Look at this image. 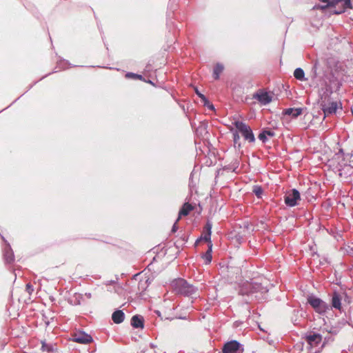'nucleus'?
Instances as JSON below:
<instances>
[{
  "label": "nucleus",
  "instance_id": "1",
  "mask_svg": "<svg viewBox=\"0 0 353 353\" xmlns=\"http://www.w3.org/2000/svg\"><path fill=\"white\" fill-rule=\"evenodd\" d=\"M314 78H319L318 84L319 103L324 113V117L334 114L337 109L341 108V103L337 101H332L331 95L334 92L339 91L342 85L341 81L332 72H325L321 76L320 64L318 60L314 61L312 67Z\"/></svg>",
  "mask_w": 353,
  "mask_h": 353
},
{
  "label": "nucleus",
  "instance_id": "2",
  "mask_svg": "<svg viewBox=\"0 0 353 353\" xmlns=\"http://www.w3.org/2000/svg\"><path fill=\"white\" fill-rule=\"evenodd\" d=\"M268 289L259 283L245 282L240 285L239 294L246 296L245 303L254 300L263 301L268 297Z\"/></svg>",
  "mask_w": 353,
  "mask_h": 353
},
{
  "label": "nucleus",
  "instance_id": "3",
  "mask_svg": "<svg viewBox=\"0 0 353 353\" xmlns=\"http://www.w3.org/2000/svg\"><path fill=\"white\" fill-rule=\"evenodd\" d=\"M172 287L177 294L185 296H193L196 295L198 288L189 283L183 279H177L173 281Z\"/></svg>",
  "mask_w": 353,
  "mask_h": 353
},
{
  "label": "nucleus",
  "instance_id": "4",
  "mask_svg": "<svg viewBox=\"0 0 353 353\" xmlns=\"http://www.w3.org/2000/svg\"><path fill=\"white\" fill-rule=\"evenodd\" d=\"M327 8H334L332 11L334 14H340L345 12L347 9H352L351 0H331L325 6L316 5L314 9L325 10Z\"/></svg>",
  "mask_w": 353,
  "mask_h": 353
},
{
  "label": "nucleus",
  "instance_id": "5",
  "mask_svg": "<svg viewBox=\"0 0 353 353\" xmlns=\"http://www.w3.org/2000/svg\"><path fill=\"white\" fill-rule=\"evenodd\" d=\"M307 301L317 313L321 314H325L330 309L329 304L313 294L307 296Z\"/></svg>",
  "mask_w": 353,
  "mask_h": 353
},
{
  "label": "nucleus",
  "instance_id": "6",
  "mask_svg": "<svg viewBox=\"0 0 353 353\" xmlns=\"http://www.w3.org/2000/svg\"><path fill=\"white\" fill-rule=\"evenodd\" d=\"M236 129L239 132L241 133L245 141L250 143H254L255 141V137L251 128L245 123L240 121H235L233 123Z\"/></svg>",
  "mask_w": 353,
  "mask_h": 353
},
{
  "label": "nucleus",
  "instance_id": "7",
  "mask_svg": "<svg viewBox=\"0 0 353 353\" xmlns=\"http://www.w3.org/2000/svg\"><path fill=\"white\" fill-rule=\"evenodd\" d=\"M301 200L299 192L296 189L288 191L284 196L285 203L289 207H294L299 204Z\"/></svg>",
  "mask_w": 353,
  "mask_h": 353
},
{
  "label": "nucleus",
  "instance_id": "8",
  "mask_svg": "<svg viewBox=\"0 0 353 353\" xmlns=\"http://www.w3.org/2000/svg\"><path fill=\"white\" fill-rule=\"evenodd\" d=\"M243 346L239 342L232 340L225 343L223 347V353H243Z\"/></svg>",
  "mask_w": 353,
  "mask_h": 353
},
{
  "label": "nucleus",
  "instance_id": "9",
  "mask_svg": "<svg viewBox=\"0 0 353 353\" xmlns=\"http://www.w3.org/2000/svg\"><path fill=\"white\" fill-rule=\"evenodd\" d=\"M253 99H256L262 105H267L272 101V97L269 93L262 90L254 94Z\"/></svg>",
  "mask_w": 353,
  "mask_h": 353
},
{
  "label": "nucleus",
  "instance_id": "10",
  "mask_svg": "<svg viewBox=\"0 0 353 353\" xmlns=\"http://www.w3.org/2000/svg\"><path fill=\"white\" fill-rule=\"evenodd\" d=\"M73 341L81 344H88L92 342V338L84 332H77L73 335Z\"/></svg>",
  "mask_w": 353,
  "mask_h": 353
},
{
  "label": "nucleus",
  "instance_id": "11",
  "mask_svg": "<svg viewBox=\"0 0 353 353\" xmlns=\"http://www.w3.org/2000/svg\"><path fill=\"white\" fill-rule=\"evenodd\" d=\"M3 240L6 243V247L3 250V257L6 263H11L14 260V256L13 251L10 247V245L7 242V241L4 239L3 236H1Z\"/></svg>",
  "mask_w": 353,
  "mask_h": 353
},
{
  "label": "nucleus",
  "instance_id": "12",
  "mask_svg": "<svg viewBox=\"0 0 353 353\" xmlns=\"http://www.w3.org/2000/svg\"><path fill=\"white\" fill-rule=\"evenodd\" d=\"M323 340V335L319 333H312L306 336V341L310 346H318Z\"/></svg>",
  "mask_w": 353,
  "mask_h": 353
},
{
  "label": "nucleus",
  "instance_id": "13",
  "mask_svg": "<svg viewBox=\"0 0 353 353\" xmlns=\"http://www.w3.org/2000/svg\"><path fill=\"white\" fill-rule=\"evenodd\" d=\"M332 305L330 308H334L339 310H341V297L337 292H334L332 296Z\"/></svg>",
  "mask_w": 353,
  "mask_h": 353
},
{
  "label": "nucleus",
  "instance_id": "14",
  "mask_svg": "<svg viewBox=\"0 0 353 353\" xmlns=\"http://www.w3.org/2000/svg\"><path fill=\"white\" fill-rule=\"evenodd\" d=\"M303 108H287L283 110V114L284 115H288L291 116L292 118H296L299 115H301L303 112Z\"/></svg>",
  "mask_w": 353,
  "mask_h": 353
},
{
  "label": "nucleus",
  "instance_id": "15",
  "mask_svg": "<svg viewBox=\"0 0 353 353\" xmlns=\"http://www.w3.org/2000/svg\"><path fill=\"white\" fill-rule=\"evenodd\" d=\"M131 325L134 328H143V318L139 315L133 316L131 319Z\"/></svg>",
  "mask_w": 353,
  "mask_h": 353
},
{
  "label": "nucleus",
  "instance_id": "16",
  "mask_svg": "<svg viewBox=\"0 0 353 353\" xmlns=\"http://www.w3.org/2000/svg\"><path fill=\"white\" fill-rule=\"evenodd\" d=\"M125 314L121 310H116L112 315V319L114 323L119 324L124 321Z\"/></svg>",
  "mask_w": 353,
  "mask_h": 353
},
{
  "label": "nucleus",
  "instance_id": "17",
  "mask_svg": "<svg viewBox=\"0 0 353 353\" xmlns=\"http://www.w3.org/2000/svg\"><path fill=\"white\" fill-rule=\"evenodd\" d=\"M192 209L193 208L190 204L185 203L179 212V216L176 221H179L182 216H187Z\"/></svg>",
  "mask_w": 353,
  "mask_h": 353
},
{
  "label": "nucleus",
  "instance_id": "18",
  "mask_svg": "<svg viewBox=\"0 0 353 353\" xmlns=\"http://www.w3.org/2000/svg\"><path fill=\"white\" fill-rule=\"evenodd\" d=\"M230 132L232 133L234 148L240 149L241 148V144L240 142V136L239 134V131L237 130H234V128H231Z\"/></svg>",
  "mask_w": 353,
  "mask_h": 353
},
{
  "label": "nucleus",
  "instance_id": "19",
  "mask_svg": "<svg viewBox=\"0 0 353 353\" xmlns=\"http://www.w3.org/2000/svg\"><path fill=\"white\" fill-rule=\"evenodd\" d=\"M212 244L211 242H210V244L208 245V250L205 252V253H204L203 254V256H202L205 261V264H209L211 263L212 259Z\"/></svg>",
  "mask_w": 353,
  "mask_h": 353
},
{
  "label": "nucleus",
  "instance_id": "20",
  "mask_svg": "<svg viewBox=\"0 0 353 353\" xmlns=\"http://www.w3.org/2000/svg\"><path fill=\"white\" fill-rule=\"evenodd\" d=\"M321 334L323 335V343L321 346V348L322 349L326 345L332 343L334 341V336L327 333L325 334H323L322 333Z\"/></svg>",
  "mask_w": 353,
  "mask_h": 353
},
{
  "label": "nucleus",
  "instance_id": "21",
  "mask_svg": "<svg viewBox=\"0 0 353 353\" xmlns=\"http://www.w3.org/2000/svg\"><path fill=\"white\" fill-rule=\"evenodd\" d=\"M223 65H221L220 63H217L214 66V70H213V77H214V78L215 79H219L220 74L223 72Z\"/></svg>",
  "mask_w": 353,
  "mask_h": 353
},
{
  "label": "nucleus",
  "instance_id": "22",
  "mask_svg": "<svg viewBox=\"0 0 353 353\" xmlns=\"http://www.w3.org/2000/svg\"><path fill=\"white\" fill-rule=\"evenodd\" d=\"M294 76L296 79L299 81L305 80V72L301 68H297L296 69H295L294 72Z\"/></svg>",
  "mask_w": 353,
  "mask_h": 353
},
{
  "label": "nucleus",
  "instance_id": "23",
  "mask_svg": "<svg viewBox=\"0 0 353 353\" xmlns=\"http://www.w3.org/2000/svg\"><path fill=\"white\" fill-rule=\"evenodd\" d=\"M339 332V330L338 327H332L330 328L325 327L321 330V332L323 334H325V333L332 334L334 336H336Z\"/></svg>",
  "mask_w": 353,
  "mask_h": 353
},
{
  "label": "nucleus",
  "instance_id": "24",
  "mask_svg": "<svg viewBox=\"0 0 353 353\" xmlns=\"http://www.w3.org/2000/svg\"><path fill=\"white\" fill-rule=\"evenodd\" d=\"M252 192L258 198H261L263 190L261 186L256 185L253 186Z\"/></svg>",
  "mask_w": 353,
  "mask_h": 353
},
{
  "label": "nucleus",
  "instance_id": "25",
  "mask_svg": "<svg viewBox=\"0 0 353 353\" xmlns=\"http://www.w3.org/2000/svg\"><path fill=\"white\" fill-rule=\"evenodd\" d=\"M194 91H195V93L197 94V96L203 102L204 105H208V104L209 103V101H208V99L206 98V97L204 94H203L202 93H201L196 87L194 88Z\"/></svg>",
  "mask_w": 353,
  "mask_h": 353
},
{
  "label": "nucleus",
  "instance_id": "26",
  "mask_svg": "<svg viewBox=\"0 0 353 353\" xmlns=\"http://www.w3.org/2000/svg\"><path fill=\"white\" fill-rule=\"evenodd\" d=\"M210 239H211V234L206 233L204 236H201L200 239H199L196 241L195 245H197L200 240H203L206 242H208V245H209L210 242H211Z\"/></svg>",
  "mask_w": 353,
  "mask_h": 353
},
{
  "label": "nucleus",
  "instance_id": "27",
  "mask_svg": "<svg viewBox=\"0 0 353 353\" xmlns=\"http://www.w3.org/2000/svg\"><path fill=\"white\" fill-rule=\"evenodd\" d=\"M125 77L127 78H132V79H141V80L143 79L141 75L138 74H135V73H133V72H128L125 74Z\"/></svg>",
  "mask_w": 353,
  "mask_h": 353
},
{
  "label": "nucleus",
  "instance_id": "28",
  "mask_svg": "<svg viewBox=\"0 0 353 353\" xmlns=\"http://www.w3.org/2000/svg\"><path fill=\"white\" fill-rule=\"evenodd\" d=\"M41 349L44 351L51 352L53 350L52 345L50 344H47L44 342L42 343Z\"/></svg>",
  "mask_w": 353,
  "mask_h": 353
},
{
  "label": "nucleus",
  "instance_id": "29",
  "mask_svg": "<svg viewBox=\"0 0 353 353\" xmlns=\"http://www.w3.org/2000/svg\"><path fill=\"white\" fill-rule=\"evenodd\" d=\"M259 139L263 143L267 141V135L263 130L259 134Z\"/></svg>",
  "mask_w": 353,
  "mask_h": 353
},
{
  "label": "nucleus",
  "instance_id": "30",
  "mask_svg": "<svg viewBox=\"0 0 353 353\" xmlns=\"http://www.w3.org/2000/svg\"><path fill=\"white\" fill-rule=\"evenodd\" d=\"M344 250L348 255H353V246L347 245Z\"/></svg>",
  "mask_w": 353,
  "mask_h": 353
},
{
  "label": "nucleus",
  "instance_id": "31",
  "mask_svg": "<svg viewBox=\"0 0 353 353\" xmlns=\"http://www.w3.org/2000/svg\"><path fill=\"white\" fill-rule=\"evenodd\" d=\"M26 290L30 295L34 291L33 286L30 283H27Z\"/></svg>",
  "mask_w": 353,
  "mask_h": 353
},
{
  "label": "nucleus",
  "instance_id": "32",
  "mask_svg": "<svg viewBox=\"0 0 353 353\" xmlns=\"http://www.w3.org/2000/svg\"><path fill=\"white\" fill-rule=\"evenodd\" d=\"M265 133L266 134L267 137L269 136L270 137H272L275 135V133L273 130H263Z\"/></svg>",
  "mask_w": 353,
  "mask_h": 353
},
{
  "label": "nucleus",
  "instance_id": "33",
  "mask_svg": "<svg viewBox=\"0 0 353 353\" xmlns=\"http://www.w3.org/2000/svg\"><path fill=\"white\" fill-rule=\"evenodd\" d=\"M205 228L207 231V233L211 234L212 224L209 221L206 223Z\"/></svg>",
  "mask_w": 353,
  "mask_h": 353
},
{
  "label": "nucleus",
  "instance_id": "34",
  "mask_svg": "<svg viewBox=\"0 0 353 353\" xmlns=\"http://www.w3.org/2000/svg\"><path fill=\"white\" fill-rule=\"evenodd\" d=\"M177 222H178V221H175V223H174V225H173L172 228V230H171V231H172V232H173V233H174V232H176V230H177V229H178V227H177V225H176Z\"/></svg>",
  "mask_w": 353,
  "mask_h": 353
},
{
  "label": "nucleus",
  "instance_id": "35",
  "mask_svg": "<svg viewBox=\"0 0 353 353\" xmlns=\"http://www.w3.org/2000/svg\"><path fill=\"white\" fill-rule=\"evenodd\" d=\"M85 296L87 298H88V299H90V298L92 297V294H91V293H90V292H87V293H85Z\"/></svg>",
  "mask_w": 353,
  "mask_h": 353
},
{
  "label": "nucleus",
  "instance_id": "36",
  "mask_svg": "<svg viewBox=\"0 0 353 353\" xmlns=\"http://www.w3.org/2000/svg\"><path fill=\"white\" fill-rule=\"evenodd\" d=\"M322 2L323 3H326L327 4L328 3V2H330L331 1L330 0H321Z\"/></svg>",
  "mask_w": 353,
  "mask_h": 353
},
{
  "label": "nucleus",
  "instance_id": "37",
  "mask_svg": "<svg viewBox=\"0 0 353 353\" xmlns=\"http://www.w3.org/2000/svg\"><path fill=\"white\" fill-rule=\"evenodd\" d=\"M209 107H210V108H212H212H214L213 105H210V106H209Z\"/></svg>",
  "mask_w": 353,
  "mask_h": 353
}]
</instances>
